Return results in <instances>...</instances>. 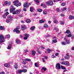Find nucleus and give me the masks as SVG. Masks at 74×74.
Listing matches in <instances>:
<instances>
[{"label":"nucleus","mask_w":74,"mask_h":74,"mask_svg":"<svg viewBox=\"0 0 74 74\" xmlns=\"http://www.w3.org/2000/svg\"><path fill=\"white\" fill-rule=\"evenodd\" d=\"M13 3L14 4V5L16 7H18V6H21V3H19L18 4V1H15L13 2Z\"/></svg>","instance_id":"obj_3"},{"label":"nucleus","mask_w":74,"mask_h":74,"mask_svg":"<svg viewBox=\"0 0 74 74\" xmlns=\"http://www.w3.org/2000/svg\"><path fill=\"white\" fill-rule=\"evenodd\" d=\"M41 70L42 71H42H43V70H44L45 71H46V70H47V69H46L45 67H42V69H41Z\"/></svg>","instance_id":"obj_25"},{"label":"nucleus","mask_w":74,"mask_h":74,"mask_svg":"<svg viewBox=\"0 0 74 74\" xmlns=\"http://www.w3.org/2000/svg\"><path fill=\"white\" fill-rule=\"evenodd\" d=\"M54 29H56V32H57V31H59V29H57V28H54Z\"/></svg>","instance_id":"obj_52"},{"label":"nucleus","mask_w":74,"mask_h":74,"mask_svg":"<svg viewBox=\"0 0 74 74\" xmlns=\"http://www.w3.org/2000/svg\"><path fill=\"white\" fill-rule=\"evenodd\" d=\"M25 60L26 61H28V62H30V61H31V60L28 58H25Z\"/></svg>","instance_id":"obj_29"},{"label":"nucleus","mask_w":74,"mask_h":74,"mask_svg":"<svg viewBox=\"0 0 74 74\" xmlns=\"http://www.w3.org/2000/svg\"><path fill=\"white\" fill-rule=\"evenodd\" d=\"M29 65L30 66V67H31V66H32V64L31 63H29Z\"/></svg>","instance_id":"obj_58"},{"label":"nucleus","mask_w":74,"mask_h":74,"mask_svg":"<svg viewBox=\"0 0 74 74\" xmlns=\"http://www.w3.org/2000/svg\"><path fill=\"white\" fill-rule=\"evenodd\" d=\"M72 36V35L71 34H69V35H67V36H65L64 38V39L66 41V43L68 44H70V41L69 40H68L67 39V37H71Z\"/></svg>","instance_id":"obj_2"},{"label":"nucleus","mask_w":74,"mask_h":74,"mask_svg":"<svg viewBox=\"0 0 74 74\" xmlns=\"http://www.w3.org/2000/svg\"><path fill=\"white\" fill-rule=\"evenodd\" d=\"M31 5V3H28L27 2H26L24 4L23 6L25 8H27V7H29V5Z\"/></svg>","instance_id":"obj_7"},{"label":"nucleus","mask_w":74,"mask_h":74,"mask_svg":"<svg viewBox=\"0 0 74 74\" xmlns=\"http://www.w3.org/2000/svg\"><path fill=\"white\" fill-rule=\"evenodd\" d=\"M25 37L27 38H28V37H29V35L27 34H25Z\"/></svg>","instance_id":"obj_42"},{"label":"nucleus","mask_w":74,"mask_h":74,"mask_svg":"<svg viewBox=\"0 0 74 74\" xmlns=\"http://www.w3.org/2000/svg\"><path fill=\"white\" fill-rule=\"evenodd\" d=\"M65 58L66 59H69L70 58V56H69V53H67L66 54V56L65 57Z\"/></svg>","instance_id":"obj_14"},{"label":"nucleus","mask_w":74,"mask_h":74,"mask_svg":"<svg viewBox=\"0 0 74 74\" xmlns=\"http://www.w3.org/2000/svg\"><path fill=\"white\" fill-rule=\"evenodd\" d=\"M32 55L34 56L35 55H36V51H32Z\"/></svg>","instance_id":"obj_27"},{"label":"nucleus","mask_w":74,"mask_h":74,"mask_svg":"<svg viewBox=\"0 0 74 74\" xmlns=\"http://www.w3.org/2000/svg\"><path fill=\"white\" fill-rule=\"evenodd\" d=\"M46 4L48 6L53 5V1H47L46 2Z\"/></svg>","instance_id":"obj_4"},{"label":"nucleus","mask_w":74,"mask_h":74,"mask_svg":"<svg viewBox=\"0 0 74 74\" xmlns=\"http://www.w3.org/2000/svg\"><path fill=\"white\" fill-rule=\"evenodd\" d=\"M25 52H28V50H25Z\"/></svg>","instance_id":"obj_63"},{"label":"nucleus","mask_w":74,"mask_h":74,"mask_svg":"<svg viewBox=\"0 0 74 74\" xmlns=\"http://www.w3.org/2000/svg\"><path fill=\"white\" fill-rule=\"evenodd\" d=\"M42 60H43V62H45V59L42 58Z\"/></svg>","instance_id":"obj_54"},{"label":"nucleus","mask_w":74,"mask_h":74,"mask_svg":"<svg viewBox=\"0 0 74 74\" xmlns=\"http://www.w3.org/2000/svg\"><path fill=\"white\" fill-rule=\"evenodd\" d=\"M5 37L7 38H10V35L8 34L7 35H6Z\"/></svg>","instance_id":"obj_33"},{"label":"nucleus","mask_w":74,"mask_h":74,"mask_svg":"<svg viewBox=\"0 0 74 74\" xmlns=\"http://www.w3.org/2000/svg\"><path fill=\"white\" fill-rule=\"evenodd\" d=\"M72 50H74V47H72Z\"/></svg>","instance_id":"obj_64"},{"label":"nucleus","mask_w":74,"mask_h":74,"mask_svg":"<svg viewBox=\"0 0 74 74\" xmlns=\"http://www.w3.org/2000/svg\"><path fill=\"white\" fill-rule=\"evenodd\" d=\"M4 66L6 67H9L10 66V64L6 63L4 64Z\"/></svg>","instance_id":"obj_13"},{"label":"nucleus","mask_w":74,"mask_h":74,"mask_svg":"<svg viewBox=\"0 0 74 74\" xmlns=\"http://www.w3.org/2000/svg\"><path fill=\"white\" fill-rule=\"evenodd\" d=\"M20 28L19 27H17L16 28V29H15L14 30H13V32H16V33L18 34L20 33V31L19 30H18Z\"/></svg>","instance_id":"obj_6"},{"label":"nucleus","mask_w":74,"mask_h":74,"mask_svg":"<svg viewBox=\"0 0 74 74\" xmlns=\"http://www.w3.org/2000/svg\"><path fill=\"white\" fill-rule=\"evenodd\" d=\"M44 48H44V47L42 46L41 47V49H44Z\"/></svg>","instance_id":"obj_61"},{"label":"nucleus","mask_w":74,"mask_h":74,"mask_svg":"<svg viewBox=\"0 0 74 74\" xmlns=\"http://www.w3.org/2000/svg\"><path fill=\"white\" fill-rule=\"evenodd\" d=\"M56 69H57V70H59V69H60V64L59 63H57L56 64Z\"/></svg>","instance_id":"obj_9"},{"label":"nucleus","mask_w":74,"mask_h":74,"mask_svg":"<svg viewBox=\"0 0 74 74\" xmlns=\"http://www.w3.org/2000/svg\"><path fill=\"white\" fill-rule=\"evenodd\" d=\"M21 29L22 30H24L26 29V25H21Z\"/></svg>","instance_id":"obj_12"},{"label":"nucleus","mask_w":74,"mask_h":74,"mask_svg":"<svg viewBox=\"0 0 74 74\" xmlns=\"http://www.w3.org/2000/svg\"><path fill=\"white\" fill-rule=\"evenodd\" d=\"M60 16H62L63 17V16H64V14H63L62 13H61L60 14Z\"/></svg>","instance_id":"obj_48"},{"label":"nucleus","mask_w":74,"mask_h":74,"mask_svg":"<svg viewBox=\"0 0 74 74\" xmlns=\"http://www.w3.org/2000/svg\"><path fill=\"white\" fill-rule=\"evenodd\" d=\"M58 22V21L56 20L53 21V23H57Z\"/></svg>","instance_id":"obj_51"},{"label":"nucleus","mask_w":74,"mask_h":74,"mask_svg":"<svg viewBox=\"0 0 74 74\" xmlns=\"http://www.w3.org/2000/svg\"><path fill=\"white\" fill-rule=\"evenodd\" d=\"M65 65H66L67 66H70V64H69V62L66 61L65 62Z\"/></svg>","instance_id":"obj_20"},{"label":"nucleus","mask_w":74,"mask_h":74,"mask_svg":"<svg viewBox=\"0 0 74 74\" xmlns=\"http://www.w3.org/2000/svg\"><path fill=\"white\" fill-rule=\"evenodd\" d=\"M65 61H62L61 62V64H64L65 65Z\"/></svg>","instance_id":"obj_43"},{"label":"nucleus","mask_w":74,"mask_h":74,"mask_svg":"<svg viewBox=\"0 0 74 74\" xmlns=\"http://www.w3.org/2000/svg\"><path fill=\"white\" fill-rule=\"evenodd\" d=\"M48 22L49 23V24H51V21H48Z\"/></svg>","instance_id":"obj_60"},{"label":"nucleus","mask_w":74,"mask_h":74,"mask_svg":"<svg viewBox=\"0 0 74 74\" xmlns=\"http://www.w3.org/2000/svg\"><path fill=\"white\" fill-rule=\"evenodd\" d=\"M67 34H69L70 33V31L69 30H68L66 31L65 32Z\"/></svg>","instance_id":"obj_32"},{"label":"nucleus","mask_w":74,"mask_h":74,"mask_svg":"<svg viewBox=\"0 0 74 74\" xmlns=\"http://www.w3.org/2000/svg\"><path fill=\"white\" fill-rule=\"evenodd\" d=\"M53 39H56V37L54 36L53 38Z\"/></svg>","instance_id":"obj_62"},{"label":"nucleus","mask_w":74,"mask_h":74,"mask_svg":"<svg viewBox=\"0 0 74 74\" xmlns=\"http://www.w3.org/2000/svg\"><path fill=\"white\" fill-rule=\"evenodd\" d=\"M0 30H4V27L3 26H1L0 27Z\"/></svg>","instance_id":"obj_26"},{"label":"nucleus","mask_w":74,"mask_h":74,"mask_svg":"<svg viewBox=\"0 0 74 74\" xmlns=\"http://www.w3.org/2000/svg\"><path fill=\"white\" fill-rule=\"evenodd\" d=\"M43 7L44 8H47V6L46 5H43Z\"/></svg>","instance_id":"obj_55"},{"label":"nucleus","mask_w":74,"mask_h":74,"mask_svg":"<svg viewBox=\"0 0 74 74\" xmlns=\"http://www.w3.org/2000/svg\"><path fill=\"white\" fill-rule=\"evenodd\" d=\"M27 38H27V37H24V40H26L27 39Z\"/></svg>","instance_id":"obj_50"},{"label":"nucleus","mask_w":74,"mask_h":74,"mask_svg":"<svg viewBox=\"0 0 74 74\" xmlns=\"http://www.w3.org/2000/svg\"><path fill=\"white\" fill-rule=\"evenodd\" d=\"M18 64H15L14 66V68L15 69H18Z\"/></svg>","instance_id":"obj_22"},{"label":"nucleus","mask_w":74,"mask_h":74,"mask_svg":"<svg viewBox=\"0 0 74 74\" xmlns=\"http://www.w3.org/2000/svg\"><path fill=\"white\" fill-rule=\"evenodd\" d=\"M22 73H23L22 69H19L17 71V73H18V74H21Z\"/></svg>","instance_id":"obj_16"},{"label":"nucleus","mask_w":74,"mask_h":74,"mask_svg":"<svg viewBox=\"0 0 74 74\" xmlns=\"http://www.w3.org/2000/svg\"><path fill=\"white\" fill-rule=\"evenodd\" d=\"M30 11H31V12H32L33 11V8L32 7H31L30 8Z\"/></svg>","instance_id":"obj_38"},{"label":"nucleus","mask_w":74,"mask_h":74,"mask_svg":"<svg viewBox=\"0 0 74 74\" xmlns=\"http://www.w3.org/2000/svg\"><path fill=\"white\" fill-rule=\"evenodd\" d=\"M15 10V8H11L10 9V12H14V11Z\"/></svg>","instance_id":"obj_11"},{"label":"nucleus","mask_w":74,"mask_h":74,"mask_svg":"<svg viewBox=\"0 0 74 74\" xmlns=\"http://www.w3.org/2000/svg\"><path fill=\"white\" fill-rule=\"evenodd\" d=\"M9 14V13L8 12H6L3 15V18H6V16L8 15Z\"/></svg>","instance_id":"obj_10"},{"label":"nucleus","mask_w":74,"mask_h":74,"mask_svg":"<svg viewBox=\"0 0 74 74\" xmlns=\"http://www.w3.org/2000/svg\"><path fill=\"white\" fill-rule=\"evenodd\" d=\"M69 19H71V20H72V19H74V17L71 16H69Z\"/></svg>","instance_id":"obj_21"},{"label":"nucleus","mask_w":74,"mask_h":74,"mask_svg":"<svg viewBox=\"0 0 74 74\" xmlns=\"http://www.w3.org/2000/svg\"><path fill=\"white\" fill-rule=\"evenodd\" d=\"M62 45H66V42H63L61 43Z\"/></svg>","instance_id":"obj_31"},{"label":"nucleus","mask_w":74,"mask_h":74,"mask_svg":"<svg viewBox=\"0 0 74 74\" xmlns=\"http://www.w3.org/2000/svg\"><path fill=\"white\" fill-rule=\"evenodd\" d=\"M21 10H16V11H14L13 13L12 14L14 15H15V14H19L20 12H21Z\"/></svg>","instance_id":"obj_5"},{"label":"nucleus","mask_w":74,"mask_h":74,"mask_svg":"<svg viewBox=\"0 0 74 74\" xmlns=\"http://www.w3.org/2000/svg\"><path fill=\"white\" fill-rule=\"evenodd\" d=\"M47 52L49 53L51 52H53V50H51L49 49H48L47 50Z\"/></svg>","instance_id":"obj_18"},{"label":"nucleus","mask_w":74,"mask_h":74,"mask_svg":"<svg viewBox=\"0 0 74 74\" xmlns=\"http://www.w3.org/2000/svg\"><path fill=\"white\" fill-rule=\"evenodd\" d=\"M36 3H39V1L38 0H35Z\"/></svg>","instance_id":"obj_49"},{"label":"nucleus","mask_w":74,"mask_h":74,"mask_svg":"<svg viewBox=\"0 0 74 74\" xmlns=\"http://www.w3.org/2000/svg\"><path fill=\"white\" fill-rule=\"evenodd\" d=\"M53 42H55V43H56V42H57V39H54L53 40Z\"/></svg>","instance_id":"obj_36"},{"label":"nucleus","mask_w":74,"mask_h":74,"mask_svg":"<svg viewBox=\"0 0 74 74\" xmlns=\"http://www.w3.org/2000/svg\"><path fill=\"white\" fill-rule=\"evenodd\" d=\"M40 23H44V21L42 20H41L40 21H39Z\"/></svg>","instance_id":"obj_37"},{"label":"nucleus","mask_w":74,"mask_h":74,"mask_svg":"<svg viewBox=\"0 0 74 74\" xmlns=\"http://www.w3.org/2000/svg\"><path fill=\"white\" fill-rule=\"evenodd\" d=\"M35 67H38V63H35Z\"/></svg>","instance_id":"obj_35"},{"label":"nucleus","mask_w":74,"mask_h":74,"mask_svg":"<svg viewBox=\"0 0 74 74\" xmlns=\"http://www.w3.org/2000/svg\"><path fill=\"white\" fill-rule=\"evenodd\" d=\"M61 69L63 70H65V69H66V68H65V67H64V66H61Z\"/></svg>","instance_id":"obj_39"},{"label":"nucleus","mask_w":74,"mask_h":74,"mask_svg":"<svg viewBox=\"0 0 74 74\" xmlns=\"http://www.w3.org/2000/svg\"><path fill=\"white\" fill-rule=\"evenodd\" d=\"M56 10H57L58 12H60V9L58 8H57V9H56Z\"/></svg>","instance_id":"obj_44"},{"label":"nucleus","mask_w":74,"mask_h":74,"mask_svg":"<svg viewBox=\"0 0 74 74\" xmlns=\"http://www.w3.org/2000/svg\"><path fill=\"white\" fill-rule=\"evenodd\" d=\"M12 44H10L9 45H8L7 49H10L11 48V47H12Z\"/></svg>","instance_id":"obj_17"},{"label":"nucleus","mask_w":74,"mask_h":74,"mask_svg":"<svg viewBox=\"0 0 74 74\" xmlns=\"http://www.w3.org/2000/svg\"><path fill=\"white\" fill-rule=\"evenodd\" d=\"M43 14H44L45 15H47L48 13V12L47 11L45 10H44L43 12Z\"/></svg>","instance_id":"obj_15"},{"label":"nucleus","mask_w":74,"mask_h":74,"mask_svg":"<svg viewBox=\"0 0 74 74\" xmlns=\"http://www.w3.org/2000/svg\"><path fill=\"white\" fill-rule=\"evenodd\" d=\"M59 53H56V54H55V55L56 56H58V55H59Z\"/></svg>","instance_id":"obj_53"},{"label":"nucleus","mask_w":74,"mask_h":74,"mask_svg":"<svg viewBox=\"0 0 74 74\" xmlns=\"http://www.w3.org/2000/svg\"><path fill=\"white\" fill-rule=\"evenodd\" d=\"M38 11L39 12H41L42 11V10L40 9H39L38 10Z\"/></svg>","instance_id":"obj_34"},{"label":"nucleus","mask_w":74,"mask_h":74,"mask_svg":"<svg viewBox=\"0 0 74 74\" xmlns=\"http://www.w3.org/2000/svg\"><path fill=\"white\" fill-rule=\"evenodd\" d=\"M23 64H26V60H25V59L23 61Z\"/></svg>","instance_id":"obj_30"},{"label":"nucleus","mask_w":74,"mask_h":74,"mask_svg":"<svg viewBox=\"0 0 74 74\" xmlns=\"http://www.w3.org/2000/svg\"><path fill=\"white\" fill-rule=\"evenodd\" d=\"M4 4L5 5H8V1H5V2Z\"/></svg>","instance_id":"obj_40"},{"label":"nucleus","mask_w":74,"mask_h":74,"mask_svg":"<svg viewBox=\"0 0 74 74\" xmlns=\"http://www.w3.org/2000/svg\"><path fill=\"white\" fill-rule=\"evenodd\" d=\"M51 58H55V56H54L53 55H52Z\"/></svg>","instance_id":"obj_56"},{"label":"nucleus","mask_w":74,"mask_h":74,"mask_svg":"<svg viewBox=\"0 0 74 74\" xmlns=\"http://www.w3.org/2000/svg\"><path fill=\"white\" fill-rule=\"evenodd\" d=\"M22 72L23 73H26L27 71V69H22Z\"/></svg>","instance_id":"obj_28"},{"label":"nucleus","mask_w":74,"mask_h":74,"mask_svg":"<svg viewBox=\"0 0 74 74\" xmlns=\"http://www.w3.org/2000/svg\"><path fill=\"white\" fill-rule=\"evenodd\" d=\"M26 22L29 23H30V22H31V21L29 19H28L26 20Z\"/></svg>","instance_id":"obj_24"},{"label":"nucleus","mask_w":74,"mask_h":74,"mask_svg":"<svg viewBox=\"0 0 74 74\" xmlns=\"http://www.w3.org/2000/svg\"><path fill=\"white\" fill-rule=\"evenodd\" d=\"M44 27H48V25L47 24H45L44 25Z\"/></svg>","instance_id":"obj_41"},{"label":"nucleus","mask_w":74,"mask_h":74,"mask_svg":"<svg viewBox=\"0 0 74 74\" xmlns=\"http://www.w3.org/2000/svg\"><path fill=\"white\" fill-rule=\"evenodd\" d=\"M66 4V3H62V4H61V5L62 6H64V5H65Z\"/></svg>","instance_id":"obj_46"},{"label":"nucleus","mask_w":74,"mask_h":74,"mask_svg":"<svg viewBox=\"0 0 74 74\" xmlns=\"http://www.w3.org/2000/svg\"><path fill=\"white\" fill-rule=\"evenodd\" d=\"M67 8H64L63 9L62 11H65L66 10Z\"/></svg>","instance_id":"obj_47"},{"label":"nucleus","mask_w":74,"mask_h":74,"mask_svg":"<svg viewBox=\"0 0 74 74\" xmlns=\"http://www.w3.org/2000/svg\"><path fill=\"white\" fill-rule=\"evenodd\" d=\"M12 20H13V17H12V16H8L7 17V18L6 21V22L8 23H9L10 22H12Z\"/></svg>","instance_id":"obj_1"},{"label":"nucleus","mask_w":74,"mask_h":74,"mask_svg":"<svg viewBox=\"0 0 74 74\" xmlns=\"http://www.w3.org/2000/svg\"><path fill=\"white\" fill-rule=\"evenodd\" d=\"M60 25H63V24H64V21H61L60 23Z\"/></svg>","instance_id":"obj_45"},{"label":"nucleus","mask_w":74,"mask_h":74,"mask_svg":"<svg viewBox=\"0 0 74 74\" xmlns=\"http://www.w3.org/2000/svg\"><path fill=\"white\" fill-rule=\"evenodd\" d=\"M24 11H26V8H24L23 9Z\"/></svg>","instance_id":"obj_59"},{"label":"nucleus","mask_w":74,"mask_h":74,"mask_svg":"<svg viewBox=\"0 0 74 74\" xmlns=\"http://www.w3.org/2000/svg\"><path fill=\"white\" fill-rule=\"evenodd\" d=\"M36 28V27H35V26H34L32 27H31L30 28V30H34V29Z\"/></svg>","instance_id":"obj_23"},{"label":"nucleus","mask_w":74,"mask_h":74,"mask_svg":"<svg viewBox=\"0 0 74 74\" xmlns=\"http://www.w3.org/2000/svg\"><path fill=\"white\" fill-rule=\"evenodd\" d=\"M4 74V72H1L0 73V74Z\"/></svg>","instance_id":"obj_57"},{"label":"nucleus","mask_w":74,"mask_h":74,"mask_svg":"<svg viewBox=\"0 0 74 74\" xmlns=\"http://www.w3.org/2000/svg\"><path fill=\"white\" fill-rule=\"evenodd\" d=\"M16 44H20V43H21V40L17 39L16 40Z\"/></svg>","instance_id":"obj_19"},{"label":"nucleus","mask_w":74,"mask_h":74,"mask_svg":"<svg viewBox=\"0 0 74 74\" xmlns=\"http://www.w3.org/2000/svg\"><path fill=\"white\" fill-rule=\"evenodd\" d=\"M3 40H4V37L2 35H0V44L3 42Z\"/></svg>","instance_id":"obj_8"}]
</instances>
